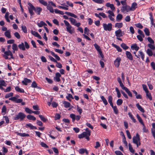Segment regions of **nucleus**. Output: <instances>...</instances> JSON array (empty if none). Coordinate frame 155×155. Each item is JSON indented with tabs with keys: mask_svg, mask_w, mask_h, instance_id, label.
Here are the masks:
<instances>
[{
	"mask_svg": "<svg viewBox=\"0 0 155 155\" xmlns=\"http://www.w3.org/2000/svg\"><path fill=\"white\" fill-rule=\"evenodd\" d=\"M28 4L29 6L28 7L29 12L31 16L33 15H34V13L33 12V10H34L35 12L38 15L40 14V13L42 11V9L40 7H36L35 8L30 2H28Z\"/></svg>",
	"mask_w": 155,
	"mask_h": 155,
	"instance_id": "obj_1",
	"label": "nucleus"
},
{
	"mask_svg": "<svg viewBox=\"0 0 155 155\" xmlns=\"http://www.w3.org/2000/svg\"><path fill=\"white\" fill-rule=\"evenodd\" d=\"M64 22L66 26V31L69 33L72 34L75 32L74 29L70 24V23L66 20H64Z\"/></svg>",
	"mask_w": 155,
	"mask_h": 155,
	"instance_id": "obj_2",
	"label": "nucleus"
},
{
	"mask_svg": "<svg viewBox=\"0 0 155 155\" xmlns=\"http://www.w3.org/2000/svg\"><path fill=\"white\" fill-rule=\"evenodd\" d=\"M147 40L149 42V43L147 45L148 47L149 48V49L154 50L155 49V45L154 40L150 37H148L147 38Z\"/></svg>",
	"mask_w": 155,
	"mask_h": 155,
	"instance_id": "obj_3",
	"label": "nucleus"
},
{
	"mask_svg": "<svg viewBox=\"0 0 155 155\" xmlns=\"http://www.w3.org/2000/svg\"><path fill=\"white\" fill-rule=\"evenodd\" d=\"M132 139L133 142L137 145V147L140 145V136L138 133L136 134V136L133 137Z\"/></svg>",
	"mask_w": 155,
	"mask_h": 155,
	"instance_id": "obj_4",
	"label": "nucleus"
},
{
	"mask_svg": "<svg viewBox=\"0 0 155 155\" xmlns=\"http://www.w3.org/2000/svg\"><path fill=\"white\" fill-rule=\"evenodd\" d=\"M18 47L20 49L23 51H25V48L28 49L30 48L29 45L26 41H24V43L21 42L19 44Z\"/></svg>",
	"mask_w": 155,
	"mask_h": 155,
	"instance_id": "obj_5",
	"label": "nucleus"
},
{
	"mask_svg": "<svg viewBox=\"0 0 155 155\" xmlns=\"http://www.w3.org/2000/svg\"><path fill=\"white\" fill-rule=\"evenodd\" d=\"M26 115L22 112H19L16 115L14 118V120H17L20 119V121L23 120L25 117Z\"/></svg>",
	"mask_w": 155,
	"mask_h": 155,
	"instance_id": "obj_6",
	"label": "nucleus"
},
{
	"mask_svg": "<svg viewBox=\"0 0 155 155\" xmlns=\"http://www.w3.org/2000/svg\"><path fill=\"white\" fill-rule=\"evenodd\" d=\"M103 27L104 30L105 31H110L112 28V24L110 23H108L107 24L104 23L103 24Z\"/></svg>",
	"mask_w": 155,
	"mask_h": 155,
	"instance_id": "obj_7",
	"label": "nucleus"
},
{
	"mask_svg": "<svg viewBox=\"0 0 155 155\" xmlns=\"http://www.w3.org/2000/svg\"><path fill=\"white\" fill-rule=\"evenodd\" d=\"M121 12L123 13L127 12L130 11V6L128 5H125V6H123L121 9Z\"/></svg>",
	"mask_w": 155,
	"mask_h": 155,
	"instance_id": "obj_8",
	"label": "nucleus"
},
{
	"mask_svg": "<svg viewBox=\"0 0 155 155\" xmlns=\"http://www.w3.org/2000/svg\"><path fill=\"white\" fill-rule=\"evenodd\" d=\"M8 56H10L11 58H13L12 54V52L9 50H8V51L5 52L4 54L3 55V56L6 59H8Z\"/></svg>",
	"mask_w": 155,
	"mask_h": 155,
	"instance_id": "obj_9",
	"label": "nucleus"
},
{
	"mask_svg": "<svg viewBox=\"0 0 155 155\" xmlns=\"http://www.w3.org/2000/svg\"><path fill=\"white\" fill-rule=\"evenodd\" d=\"M139 54L137 55L135 54V56L138 58H140V57L141 58L142 60L143 61L145 57L144 54L141 51H139L138 52Z\"/></svg>",
	"mask_w": 155,
	"mask_h": 155,
	"instance_id": "obj_10",
	"label": "nucleus"
},
{
	"mask_svg": "<svg viewBox=\"0 0 155 155\" xmlns=\"http://www.w3.org/2000/svg\"><path fill=\"white\" fill-rule=\"evenodd\" d=\"M115 34L117 37H120L124 35V33L121 30L119 29L115 31Z\"/></svg>",
	"mask_w": 155,
	"mask_h": 155,
	"instance_id": "obj_11",
	"label": "nucleus"
},
{
	"mask_svg": "<svg viewBox=\"0 0 155 155\" xmlns=\"http://www.w3.org/2000/svg\"><path fill=\"white\" fill-rule=\"evenodd\" d=\"M121 59L119 57L117 58L114 61V64L116 67H118L120 65V62Z\"/></svg>",
	"mask_w": 155,
	"mask_h": 155,
	"instance_id": "obj_12",
	"label": "nucleus"
},
{
	"mask_svg": "<svg viewBox=\"0 0 155 155\" xmlns=\"http://www.w3.org/2000/svg\"><path fill=\"white\" fill-rule=\"evenodd\" d=\"M61 76V75L59 73H56L55 76L54 78V80L56 81L59 82L60 81V78Z\"/></svg>",
	"mask_w": 155,
	"mask_h": 155,
	"instance_id": "obj_13",
	"label": "nucleus"
},
{
	"mask_svg": "<svg viewBox=\"0 0 155 155\" xmlns=\"http://www.w3.org/2000/svg\"><path fill=\"white\" fill-rule=\"evenodd\" d=\"M126 55L127 58L130 60H133V57L131 53L128 51H126Z\"/></svg>",
	"mask_w": 155,
	"mask_h": 155,
	"instance_id": "obj_14",
	"label": "nucleus"
},
{
	"mask_svg": "<svg viewBox=\"0 0 155 155\" xmlns=\"http://www.w3.org/2000/svg\"><path fill=\"white\" fill-rule=\"evenodd\" d=\"M4 35L6 37L8 38H11V31L10 30H8L4 33Z\"/></svg>",
	"mask_w": 155,
	"mask_h": 155,
	"instance_id": "obj_15",
	"label": "nucleus"
},
{
	"mask_svg": "<svg viewBox=\"0 0 155 155\" xmlns=\"http://www.w3.org/2000/svg\"><path fill=\"white\" fill-rule=\"evenodd\" d=\"M78 152L80 154H82L85 153L87 155L88 152L86 149L81 148L78 150Z\"/></svg>",
	"mask_w": 155,
	"mask_h": 155,
	"instance_id": "obj_16",
	"label": "nucleus"
},
{
	"mask_svg": "<svg viewBox=\"0 0 155 155\" xmlns=\"http://www.w3.org/2000/svg\"><path fill=\"white\" fill-rule=\"evenodd\" d=\"M31 82V81L30 79L26 78H25L24 80L22 81V83L25 85H27L28 84V83H30Z\"/></svg>",
	"mask_w": 155,
	"mask_h": 155,
	"instance_id": "obj_17",
	"label": "nucleus"
},
{
	"mask_svg": "<svg viewBox=\"0 0 155 155\" xmlns=\"http://www.w3.org/2000/svg\"><path fill=\"white\" fill-rule=\"evenodd\" d=\"M15 133L17 135L22 137H29V135L28 134L24 133H21L18 132H16Z\"/></svg>",
	"mask_w": 155,
	"mask_h": 155,
	"instance_id": "obj_18",
	"label": "nucleus"
},
{
	"mask_svg": "<svg viewBox=\"0 0 155 155\" xmlns=\"http://www.w3.org/2000/svg\"><path fill=\"white\" fill-rule=\"evenodd\" d=\"M137 8V4L136 2L132 3L131 7H130L131 11H134Z\"/></svg>",
	"mask_w": 155,
	"mask_h": 155,
	"instance_id": "obj_19",
	"label": "nucleus"
},
{
	"mask_svg": "<svg viewBox=\"0 0 155 155\" xmlns=\"http://www.w3.org/2000/svg\"><path fill=\"white\" fill-rule=\"evenodd\" d=\"M26 128H29L31 129H37V128L30 123L27 124L25 125Z\"/></svg>",
	"mask_w": 155,
	"mask_h": 155,
	"instance_id": "obj_20",
	"label": "nucleus"
},
{
	"mask_svg": "<svg viewBox=\"0 0 155 155\" xmlns=\"http://www.w3.org/2000/svg\"><path fill=\"white\" fill-rule=\"evenodd\" d=\"M121 133L122 134V136L123 137V141L124 143L125 144V145L126 146V147H127V141H126V138L125 137L124 135V134L122 132H121Z\"/></svg>",
	"mask_w": 155,
	"mask_h": 155,
	"instance_id": "obj_21",
	"label": "nucleus"
},
{
	"mask_svg": "<svg viewBox=\"0 0 155 155\" xmlns=\"http://www.w3.org/2000/svg\"><path fill=\"white\" fill-rule=\"evenodd\" d=\"M136 106L137 107L138 109L140 110L141 112L142 113H144L145 110L140 105L139 103L137 104Z\"/></svg>",
	"mask_w": 155,
	"mask_h": 155,
	"instance_id": "obj_22",
	"label": "nucleus"
},
{
	"mask_svg": "<svg viewBox=\"0 0 155 155\" xmlns=\"http://www.w3.org/2000/svg\"><path fill=\"white\" fill-rule=\"evenodd\" d=\"M15 89V90L18 92L21 93H24V89L20 88L18 86L16 87Z\"/></svg>",
	"mask_w": 155,
	"mask_h": 155,
	"instance_id": "obj_23",
	"label": "nucleus"
},
{
	"mask_svg": "<svg viewBox=\"0 0 155 155\" xmlns=\"http://www.w3.org/2000/svg\"><path fill=\"white\" fill-rule=\"evenodd\" d=\"M63 103L64 104V106L65 108H68L70 107L71 104L68 102L64 101H63Z\"/></svg>",
	"mask_w": 155,
	"mask_h": 155,
	"instance_id": "obj_24",
	"label": "nucleus"
},
{
	"mask_svg": "<svg viewBox=\"0 0 155 155\" xmlns=\"http://www.w3.org/2000/svg\"><path fill=\"white\" fill-rule=\"evenodd\" d=\"M146 52L149 56H152L153 55V53L152 50L149 48L147 49L146 50Z\"/></svg>",
	"mask_w": 155,
	"mask_h": 155,
	"instance_id": "obj_25",
	"label": "nucleus"
},
{
	"mask_svg": "<svg viewBox=\"0 0 155 155\" xmlns=\"http://www.w3.org/2000/svg\"><path fill=\"white\" fill-rule=\"evenodd\" d=\"M50 53L57 60L59 61L60 60V57L57 54H55L54 52L51 51H50Z\"/></svg>",
	"mask_w": 155,
	"mask_h": 155,
	"instance_id": "obj_26",
	"label": "nucleus"
},
{
	"mask_svg": "<svg viewBox=\"0 0 155 155\" xmlns=\"http://www.w3.org/2000/svg\"><path fill=\"white\" fill-rule=\"evenodd\" d=\"M65 13L68 15H69L72 17H73L75 18H76L77 17V15H76L70 12H65Z\"/></svg>",
	"mask_w": 155,
	"mask_h": 155,
	"instance_id": "obj_27",
	"label": "nucleus"
},
{
	"mask_svg": "<svg viewBox=\"0 0 155 155\" xmlns=\"http://www.w3.org/2000/svg\"><path fill=\"white\" fill-rule=\"evenodd\" d=\"M112 45L115 48L117 49L118 52H121L122 51V49L119 46L114 43H112Z\"/></svg>",
	"mask_w": 155,
	"mask_h": 155,
	"instance_id": "obj_28",
	"label": "nucleus"
},
{
	"mask_svg": "<svg viewBox=\"0 0 155 155\" xmlns=\"http://www.w3.org/2000/svg\"><path fill=\"white\" fill-rule=\"evenodd\" d=\"M131 48L132 49H135L136 51H137L139 49V47L137 46V45L135 44L132 45L131 46Z\"/></svg>",
	"mask_w": 155,
	"mask_h": 155,
	"instance_id": "obj_29",
	"label": "nucleus"
},
{
	"mask_svg": "<svg viewBox=\"0 0 155 155\" xmlns=\"http://www.w3.org/2000/svg\"><path fill=\"white\" fill-rule=\"evenodd\" d=\"M146 97L147 98H148L150 101L152 99V97L151 95V94L150 92H149V91L146 92Z\"/></svg>",
	"mask_w": 155,
	"mask_h": 155,
	"instance_id": "obj_30",
	"label": "nucleus"
},
{
	"mask_svg": "<svg viewBox=\"0 0 155 155\" xmlns=\"http://www.w3.org/2000/svg\"><path fill=\"white\" fill-rule=\"evenodd\" d=\"M27 118L28 119L30 120H32L35 121L36 120V118L35 117L31 115H28L27 116Z\"/></svg>",
	"mask_w": 155,
	"mask_h": 155,
	"instance_id": "obj_31",
	"label": "nucleus"
},
{
	"mask_svg": "<svg viewBox=\"0 0 155 155\" xmlns=\"http://www.w3.org/2000/svg\"><path fill=\"white\" fill-rule=\"evenodd\" d=\"M37 25L39 27H41L43 26L47 25V24L44 21H41L40 23H37Z\"/></svg>",
	"mask_w": 155,
	"mask_h": 155,
	"instance_id": "obj_32",
	"label": "nucleus"
},
{
	"mask_svg": "<svg viewBox=\"0 0 155 155\" xmlns=\"http://www.w3.org/2000/svg\"><path fill=\"white\" fill-rule=\"evenodd\" d=\"M136 117L139 121V122L142 124H144L143 121L141 118V117H140V116L138 114H137L136 115Z\"/></svg>",
	"mask_w": 155,
	"mask_h": 155,
	"instance_id": "obj_33",
	"label": "nucleus"
},
{
	"mask_svg": "<svg viewBox=\"0 0 155 155\" xmlns=\"http://www.w3.org/2000/svg\"><path fill=\"white\" fill-rule=\"evenodd\" d=\"M6 85L7 84L5 81L2 79H0V86L6 87Z\"/></svg>",
	"mask_w": 155,
	"mask_h": 155,
	"instance_id": "obj_34",
	"label": "nucleus"
},
{
	"mask_svg": "<svg viewBox=\"0 0 155 155\" xmlns=\"http://www.w3.org/2000/svg\"><path fill=\"white\" fill-rule=\"evenodd\" d=\"M121 47L125 50H127L129 48V47L126 45L124 43H122L120 45Z\"/></svg>",
	"mask_w": 155,
	"mask_h": 155,
	"instance_id": "obj_35",
	"label": "nucleus"
},
{
	"mask_svg": "<svg viewBox=\"0 0 155 155\" xmlns=\"http://www.w3.org/2000/svg\"><path fill=\"white\" fill-rule=\"evenodd\" d=\"M123 25V24L122 22L117 23L115 24V27L118 28H121Z\"/></svg>",
	"mask_w": 155,
	"mask_h": 155,
	"instance_id": "obj_36",
	"label": "nucleus"
},
{
	"mask_svg": "<svg viewBox=\"0 0 155 155\" xmlns=\"http://www.w3.org/2000/svg\"><path fill=\"white\" fill-rule=\"evenodd\" d=\"M47 9L49 10L51 13H53L54 12V10L52 6L48 5L47 6Z\"/></svg>",
	"mask_w": 155,
	"mask_h": 155,
	"instance_id": "obj_37",
	"label": "nucleus"
},
{
	"mask_svg": "<svg viewBox=\"0 0 155 155\" xmlns=\"http://www.w3.org/2000/svg\"><path fill=\"white\" fill-rule=\"evenodd\" d=\"M128 147L130 151L133 154H134L135 152V151L133 149L131 144L130 143L128 144Z\"/></svg>",
	"mask_w": 155,
	"mask_h": 155,
	"instance_id": "obj_38",
	"label": "nucleus"
},
{
	"mask_svg": "<svg viewBox=\"0 0 155 155\" xmlns=\"http://www.w3.org/2000/svg\"><path fill=\"white\" fill-rule=\"evenodd\" d=\"M38 1L41 4L45 6H47L48 5L47 2L44 0H38Z\"/></svg>",
	"mask_w": 155,
	"mask_h": 155,
	"instance_id": "obj_39",
	"label": "nucleus"
},
{
	"mask_svg": "<svg viewBox=\"0 0 155 155\" xmlns=\"http://www.w3.org/2000/svg\"><path fill=\"white\" fill-rule=\"evenodd\" d=\"M101 97L104 104L105 105H107L108 104V103L106 99L103 96H101Z\"/></svg>",
	"mask_w": 155,
	"mask_h": 155,
	"instance_id": "obj_40",
	"label": "nucleus"
},
{
	"mask_svg": "<svg viewBox=\"0 0 155 155\" xmlns=\"http://www.w3.org/2000/svg\"><path fill=\"white\" fill-rule=\"evenodd\" d=\"M69 19L71 23L74 25L75 23L77 21L76 20L73 18H69Z\"/></svg>",
	"mask_w": 155,
	"mask_h": 155,
	"instance_id": "obj_41",
	"label": "nucleus"
},
{
	"mask_svg": "<svg viewBox=\"0 0 155 155\" xmlns=\"http://www.w3.org/2000/svg\"><path fill=\"white\" fill-rule=\"evenodd\" d=\"M123 18L122 15L120 14H118L116 17V20L117 21H119L118 20H120Z\"/></svg>",
	"mask_w": 155,
	"mask_h": 155,
	"instance_id": "obj_42",
	"label": "nucleus"
},
{
	"mask_svg": "<svg viewBox=\"0 0 155 155\" xmlns=\"http://www.w3.org/2000/svg\"><path fill=\"white\" fill-rule=\"evenodd\" d=\"M6 108L5 105L3 106L2 109V113L3 115H5L6 113Z\"/></svg>",
	"mask_w": 155,
	"mask_h": 155,
	"instance_id": "obj_43",
	"label": "nucleus"
},
{
	"mask_svg": "<svg viewBox=\"0 0 155 155\" xmlns=\"http://www.w3.org/2000/svg\"><path fill=\"white\" fill-rule=\"evenodd\" d=\"M67 99L69 101H71L70 98L73 99L74 98L73 97L72 95L70 94H68V96L66 97Z\"/></svg>",
	"mask_w": 155,
	"mask_h": 155,
	"instance_id": "obj_44",
	"label": "nucleus"
},
{
	"mask_svg": "<svg viewBox=\"0 0 155 155\" xmlns=\"http://www.w3.org/2000/svg\"><path fill=\"white\" fill-rule=\"evenodd\" d=\"M124 90L125 91L127 92V93L128 94V95L132 97V94L130 91L129 90V89L127 88L126 89H125Z\"/></svg>",
	"mask_w": 155,
	"mask_h": 155,
	"instance_id": "obj_45",
	"label": "nucleus"
},
{
	"mask_svg": "<svg viewBox=\"0 0 155 155\" xmlns=\"http://www.w3.org/2000/svg\"><path fill=\"white\" fill-rule=\"evenodd\" d=\"M12 48L13 50L17 51L18 50V48L17 45L13 43L12 45Z\"/></svg>",
	"mask_w": 155,
	"mask_h": 155,
	"instance_id": "obj_46",
	"label": "nucleus"
},
{
	"mask_svg": "<svg viewBox=\"0 0 155 155\" xmlns=\"http://www.w3.org/2000/svg\"><path fill=\"white\" fill-rule=\"evenodd\" d=\"M115 91L117 92V97L118 98H120L121 96V94L120 92L117 87L115 88Z\"/></svg>",
	"mask_w": 155,
	"mask_h": 155,
	"instance_id": "obj_47",
	"label": "nucleus"
},
{
	"mask_svg": "<svg viewBox=\"0 0 155 155\" xmlns=\"http://www.w3.org/2000/svg\"><path fill=\"white\" fill-rule=\"evenodd\" d=\"M144 31L147 36H149L150 35V32L148 28H145L144 30Z\"/></svg>",
	"mask_w": 155,
	"mask_h": 155,
	"instance_id": "obj_48",
	"label": "nucleus"
},
{
	"mask_svg": "<svg viewBox=\"0 0 155 155\" xmlns=\"http://www.w3.org/2000/svg\"><path fill=\"white\" fill-rule=\"evenodd\" d=\"M93 1H94V2L100 4H101L103 2H104V0H92Z\"/></svg>",
	"mask_w": 155,
	"mask_h": 155,
	"instance_id": "obj_49",
	"label": "nucleus"
},
{
	"mask_svg": "<svg viewBox=\"0 0 155 155\" xmlns=\"http://www.w3.org/2000/svg\"><path fill=\"white\" fill-rule=\"evenodd\" d=\"M22 30L25 33H27V30L26 27L25 25H22L21 26Z\"/></svg>",
	"mask_w": 155,
	"mask_h": 155,
	"instance_id": "obj_50",
	"label": "nucleus"
},
{
	"mask_svg": "<svg viewBox=\"0 0 155 155\" xmlns=\"http://www.w3.org/2000/svg\"><path fill=\"white\" fill-rule=\"evenodd\" d=\"M143 126V128L142 129V130L143 132L144 133H147L148 132V129H147L146 127L145 126V125H144V124H143L142 125Z\"/></svg>",
	"mask_w": 155,
	"mask_h": 155,
	"instance_id": "obj_51",
	"label": "nucleus"
},
{
	"mask_svg": "<svg viewBox=\"0 0 155 155\" xmlns=\"http://www.w3.org/2000/svg\"><path fill=\"white\" fill-rule=\"evenodd\" d=\"M68 6L67 5H65V6H58V8H61L65 10H68Z\"/></svg>",
	"mask_w": 155,
	"mask_h": 155,
	"instance_id": "obj_52",
	"label": "nucleus"
},
{
	"mask_svg": "<svg viewBox=\"0 0 155 155\" xmlns=\"http://www.w3.org/2000/svg\"><path fill=\"white\" fill-rule=\"evenodd\" d=\"M94 46L95 48L98 51V52L101 50L100 48V46L97 44H94Z\"/></svg>",
	"mask_w": 155,
	"mask_h": 155,
	"instance_id": "obj_53",
	"label": "nucleus"
},
{
	"mask_svg": "<svg viewBox=\"0 0 155 155\" xmlns=\"http://www.w3.org/2000/svg\"><path fill=\"white\" fill-rule=\"evenodd\" d=\"M13 93L12 92H10L9 93L7 94L5 96V98H8V97H12L13 95Z\"/></svg>",
	"mask_w": 155,
	"mask_h": 155,
	"instance_id": "obj_54",
	"label": "nucleus"
},
{
	"mask_svg": "<svg viewBox=\"0 0 155 155\" xmlns=\"http://www.w3.org/2000/svg\"><path fill=\"white\" fill-rule=\"evenodd\" d=\"M123 103V101L121 99H119L117 101V104L118 105H121Z\"/></svg>",
	"mask_w": 155,
	"mask_h": 155,
	"instance_id": "obj_55",
	"label": "nucleus"
},
{
	"mask_svg": "<svg viewBox=\"0 0 155 155\" xmlns=\"http://www.w3.org/2000/svg\"><path fill=\"white\" fill-rule=\"evenodd\" d=\"M25 110L27 113L28 114H31L32 112V111L28 107H26Z\"/></svg>",
	"mask_w": 155,
	"mask_h": 155,
	"instance_id": "obj_56",
	"label": "nucleus"
},
{
	"mask_svg": "<svg viewBox=\"0 0 155 155\" xmlns=\"http://www.w3.org/2000/svg\"><path fill=\"white\" fill-rule=\"evenodd\" d=\"M39 117L40 118L41 120H42L43 122H45L47 121V119L45 118L42 115H39Z\"/></svg>",
	"mask_w": 155,
	"mask_h": 155,
	"instance_id": "obj_57",
	"label": "nucleus"
},
{
	"mask_svg": "<svg viewBox=\"0 0 155 155\" xmlns=\"http://www.w3.org/2000/svg\"><path fill=\"white\" fill-rule=\"evenodd\" d=\"M138 32L140 35H141L143 37V38H144L145 37V35L142 31L140 30H138Z\"/></svg>",
	"mask_w": 155,
	"mask_h": 155,
	"instance_id": "obj_58",
	"label": "nucleus"
},
{
	"mask_svg": "<svg viewBox=\"0 0 155 155\" xmlns=\"http://www.w3.org/2000/svg\"><path fill=\"white\" fill-rule=\"evenodd\" d=\"M114 110V112L116 114H117L118 113V111L117 107L116 106H114L112 108Z\"/></svg>",
	"mask_w": 155,
	"mask_h": 155,
	"instance_id": "obj_59",
	"label": "nucleus"
},
{
	"mask_svg": "<svg viewBox=\"0 0 155 155\" xmlns=\"http://www.w3.org/2000/svg\"><path fill=\"white\" fill-rule=\"evenodd\" d=\"M62 121L65 123H66L67 124H66L67 125H68L70 123V121L68 119H63L62 120Z\"/></svg>",
	"mask_w": 155,
	"mask_h": 155,
	"instance_id": "obj_60",
	"label": "nucleus"
},
{
	"mask_svg": "<svg viewBox=\"0 0 155 155\" xmlns=\"http://www.w3.org/2000/svg\"><path fill=\"white\" fill-rule=\"evenodd\" d=\"M14 35L18 39H19L20 38V35L18 32L15 33Z\"/></svg>",
	"mask_w": 155,
	"mask_h": 155,
	"instance_id": "obj_61",
	"label": "nucleus"
},
{
	"mask_svg": "<svg viewBox=\"0 0 155 155\" xmlns=\"http://www.w3.org/2000/svg\"><path fill=\"white\" fill-rule=\"evenodd\" d=\"M135 26L137 28L142 29L143 28V26L140 23L135 24Z\"/></svg>",
	"mask_w": 155,
	"mask_h": 155,
	"instance_id": "obj_62",
	"label": "nucleus"
},
{
	"mask_svg": "<svg viewBox=\"0 0 155 155\" xmlns=\"http://www.w3.org/2000/svg\"><path fill=\"white\" fill-rule=\"evenodd\" d=\"M142 87L143 90L145 91V92L148 91L147 86L145 84H143Z\"/></svg>",
	"mask_w": 155,
	"mask_h": 155,
	"instance_id": "obj_63",
	"label": "nucleus"
},
{
	"mask_svg": "<svg viewBox=\"0 0 155 155\" xmlns=\"http://www.w3.org/2000/svg\"><path fill=\"white\" fill-rule=\"evenodd\" d=\"M137 38L141 42L143 41V37L141 35H138L137 36Z\"/></svg>",
	"mask_w": 155,
	"mask_h": 155,
	"instance_id": "obj_64",
	"label": "nucleus"
}]
</instances>
